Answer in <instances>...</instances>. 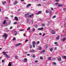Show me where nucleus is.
<instances>
[{
	"label": "nucleus",
	"mask_w": 66,
	"mask_h": 66,
	"mask_svg": "<svg viewBox=\"0 0 66 66\" xmlns=\"http://www.w3.org/2000/svg\"><path fill=\"white\" fill-rule=\"evenodd\" d=\"M29 15V13H28L27 14H25V16L26 17H29L30 18H31V17H33L34 16V14L33 13H31V15Z\"/></svg>",
	"instance_id": "nucleus-1"
},
{
	"label": "nucleus",
	"mask_w": 66,
	"mask_h": 66,
	"mask_svg": "<svg viewBox=\"0 0 66 66\" xmlns=\"http://www.w3.org/2000/svg\"><path fill=\"white\" fill-rule=\"evenodd\" d=\"M3 37H5V39H6V38L7 37V34L6 33H5L4 35L3 36Z\"/></svg>",
	"instance_id": "nucleus-2"
},
{
	"label": "nucleus",
	"mask_w": 66,
	"mask_h": 66,
	"mask_svg": "<svg viewBox=\"0 0 66 66\" xmlns=\"http://www.w3.org/2000/svg\"><path fill=\"white\" fill-rule=\"evenodd\" d=\"M20 45H22V44L21 43H19L18 44H17L15 45V47H18V46H20Z\"/></svg>",
	"instance_id": "nucleus-3"
},
{
	"label": "nucleus",
	"mask_w": 66,
	"mask_h": 66,
	"mask_svg": "<svg viewBox=\"0 0 66 66\" xmlns=\"http://www.w3.org/2000/svg\"><path fill=\"white\" fill-rule=\"evenodd\" d=\"M52 33L53 34H55V31L54 30H52Z\"/></svg>",
	"instance_id": "nucleus-4"
},
{
	"label": "nucleus",
	"mask_w": 66,
	"mask_h": 66,
	"mask_svg": "<svg viewBox=\"0 0 66 66\" xmlns=\"http://www.w3.org/2000/svg\"><path fill=\"white\" fill-rule=\"evenodd\" d=\"M65 40H66V38H64L62 39H61V41H62V42H64V41H65Z\"/></svg>",
	"instance_id": "nucleus-5"
},
{
	"label": "nucleus",
	"mask_w": 66,
	"mask_h": 66,
	"mask_svg": "<svg viewBox=\"0 0 66 66\" xmlns=\"http://www.w3.org/2000/svg\"><path fill=\"white\" fill-rule=\"evenodd\" d=\"M14 19H15L16 20V21H18V18L16 16L15 17Z\"/></svg>",
	"instance_id": "nucleus-6"
},
{
	"label": "nucleus",
	"mask_w": 66,
	"mask_h": 66,
	"mask_svg": "<svg viewBox=\"0 0 66 66\" xmlns=\"http://www.w3.org/2000/svg\"><path fill=\"white\" fill-rule=\"evenodd\" d=\"M43 28L42 27V28H39L38 29V30H40L41 31L43 30Z\"/></svg>",
	"instance_id": "nucleus-7"
},
{
	"label": "nucleus",
	"mask_w": 66,
	"mask_h": 66,
	"mask_svg": "<svg viewBox=\"0 0 66 66\" xmlns=\"http://www.w3.org/2000/svg\"><path fill=\"white\" fill-rule=\"evenodd\" d=\"M31 4H28L27 5V7H29V6H31Z\"/></svg>",
	"instance_id": "nucleus-8"
},
{
	"label": "nucleus",
	"mask_w": 66,
	"mask_h": 66,
	"mask_svg": "<svg viewBox=\"0 0 66 66\" xmlns=\"http://www.w3.org/2000/svg\"><path fill=\"white\" fill-rule=\"evenodd\" d=\"M6 3V2L5 1H3L2 3L3 5H4Z\"/></svg>",
	"instance_id": "nucleus-9"
},
{
	"label": "nucleus",
	"mask_w": 66,
	"mask_h": 66,
	"mask_svg": "<svg viewBox=\"0 0 66 66\" xmlns=\"http://www.w3.org/2000/svg\"><path fill=\"white\" fill-rule=\"evenodd\" d=\"M62 58L63 59H65V60L66 59V56H62Z\"/></svg>",
	"instance_id": "nucleus-10"
},
{
	"label": "nucleus",
	"mask_w": 66,
	"mask_h": 66,
	"mask_svg": "<svg viewBox=\"0 0 66 66\" xmlns=\"http://www.w3.org/2000/svg\"><path fill=\"white\" fill-rule=\"evenodd\" d=\"M58 7H62V6H63V5H58Z\"/></svg>",
	"instance_id": "nucleus-11"
},
{
	"label": "nucleus",
	"mask_w": 66,
	"mask_h": 66,
	"mask_svg": "<svg viewBox=\"0 0 66 66\" xmlns=\"http://www.w3.org/2000/svg\"><path fill=\"white\" fill-rule=\"evenodd\" d=\"M3 54L4 55H5V56H6V55H7V54L6 53V52H3Z\"/></svg>",
	"instance_id": "nucleus-12"
},
{
	"label": "nucleus",
	"mask_w": 66,
	"mask_h": 66,
	"mask_svg": "<svg viewBox=\"0 0 66 66\" xmlns=\"http://www.w3.org/2000/svg\"><path fill=\"white\" fill-rule=\"evenodd\" d=\"M59 38H60V36H58V37L56 38V39H57V40H59Z\"/></svg>",
	"instance_id": "nucleus-13"
},
{
	"label": "nucleus",
	"mask_w": 66,
	"mask_h": 66,
	"mask_svg": "<svg viewBox=\"0 0 66 66\" xmlns=\"http://www.w3.org/2000/svg\"><path fill=\"white\" fill-rule=\"evenodd\" d=\"M12 66V65L11 64V62H10L9 63V64H8V66Z\"/></svg>",
	"instance_id": "nucleus-14"
},
{
	"label": "nucleus",
	"mask_w": 66,
	"mask_h": 66,
	"mask_svg": "<svg viewBox=\"0 0 66 66\" xmlns=\"http://www.w3.org/2000/svg\"><path fill=\"white\" fill-rule=\"evenodd\" d=\"M50 15H51V14H52V11H51L50 10Z\"/></svg>",
	"instance_id": "nucleus-15"
},
{
	"label": "nucleus",
	"mask_w": 66,
	"mask_h": 66,
	"mask_svg": "<svg viewBox=\"0 0 66 66\" xmlns=\"http://www.w3.org/2000/svg\"><path fill=\"white\" fill-rule=\"evenodd\" d=\"M24 61L26 62L27 61V59L26 58H25L24 59Z\"/></svg>",
	"instance_id": "nucleus-16"
},
{
	"label": "nucleus",
	"mask_w": 66,
	"mask_h": 66,
	"mask_svg": "<svg viewBox=\"0 0 66 66\" xmlns=\"http://www.w3.org/2000/svg\"><path fill=\"white\" fill-rule=\"evenodd\" d=\"M5 22H6V20H5L4 21L3 24H5Z\"/></svg>",
	"instance_id": "nucleus-17"
},
{
	"label": "nucleus",
	"mask_w": 66,
	"mask_h": 66,
	"mask_svg": "<svg viewBox=\"0 0 66 66\" xmlns=\"http://www.w3.org/2000/svg\"><path fill=\"white\" fill-rule=\"evenodd\" d=\"M32 45H35V41H33L32 42Z\"/></svg>",
	"instance_id": "nucleus-18"
},
{
	"label": "nucleus",
	"mask_w": 66,
	"mask_h": 66,
	"mask_svg": "<svg viewBox=\"0 0 66 66\" xmlns=\"http://www.w3.org/2000/svg\"><path fill=\"white\" fill-rule=\"evenodd\" d=\"M58 60L59 61H61V57H60V59H58Z\"/></svg>",
	"instance_id": "nucleus-19"
},
{
	"label": "nucleus",
	"mask_w": 66,
	"mask_h": 66,
	"mask_svg": "<svg viewBox=\"0 0 66 66\" xmlns=\"http://www.w3.org/2000/svg\"><path fill=\"white\" fill-rule=\"evenodd\" d=\"M50 51L52 52V50H53V49H52V47H51V48L50 49Z\"/></svg>",
	"instance_id": "nucleus-20"
},
{
	"label": "nucleus",
	"mask_w": 66,
	"mask_h": 66,
	"mask_svg": "<svg viewBox=\"0 0 66 66\" xmlns=\"http://www.w3.org/2000/svg\"><path fill=\"white\" fill-rule=\"evenodd\" d=\"M53 65H56V63L55 62H53Z\"/></svg>",
	"instance_id": "nucleus-21"
},
{
	"label": "nucleus",
	"mask_w": 66,
	"mask_h": 66,
	"mask_svg": "<svg viewBox=\"0 0 66 66\" xmlns=\"http://www.w3.org/2000/svg\"><path fill=\"white\" fill-rule=\"evenodd\" d=\"M6 56V58H9V57H10V56H8V55L7 54Z\"/></svg>",
	"instance_id": "nucleus-22"
},
{
	"label": "nucleus",
	"mask_w": 66,
	"mask_h": 66,
	"mask_svg": "<svg viewBox=\"0 0 66 66\" xmlns=\"http://www.w3.org/2000/svg\"><path fill=\"white\" fill-rule=\"evenodd\" d=\"M56 18V15H54L53 17H52V18L53 19L54 18Z\"/></svg>",
	"instance_id": "nucleus-23"
},
{
	"label": "nucleus",
	"mask_w": 66,
	"mask_h": 66,
	"mask_svg": "<svg viewBox=\"0 0 66 66\" xmlns=\"http://www.w3.org/2000/svg\"><path fill=\"white\" fill-rule=\"evenodd\" d=\"M39 49L40 50H41L42 49V47H41L39 46Z\"/></svg>",
	"instance_id": "nucleus-24"
},
{
	"label": "nucleus",
	"mask_w": 66,
	"mask_h": 66,
	"mask_svg": "<svg viewBox=\"0 0 66 66\" xmlns=\"http://www.w3.org/2000/svg\"><path fill=\"white\" fill-rule=\"evenodd\" d=\"M35 31V29L34 28H33L32 30V32H34Z\"/></svg>",
	"instance_id": "nucleus-25"
},
{
	"label": "nucleus",
	"mask_w": 66,
	"mask_h": 66,
	"mask_svg": "<svg viewBox=\"0 0 66 66\" xmlns=\"http://www.w3.org/2000/svg\"><path fill=\"white\" fill-rule=\"evenodd\" d=\"M46 13H49V11L46 10Z\"/></svg>",
	"instance_id": "nucleus-26"
},
{
	"label": "nucleus",
	"mask_w": 66,
	"mask_h": 66,
	"mask_svg": "<svg viewBox=\"0 0 66 66\" xmlns=\"http://www.w3.org/2000/svg\"><path fill=\"white\" fill-rule=\"evenodd\" d=\"M39 44V41H38V42H37V45H38V44Z\"/></svg>",
	"instance_id": "nucleus-27"
},
{
	"label": "nucleus",
	"mask_w": 66,
	"mask_h": 66,
	"mask_svg": "<svg viewBox=\"0 0 66 66\" xmlns=\"http://www.w3.org/2000/svg\"><path fill=\"white\" fill-rule=\"evenodd\" d=\"M15 3H14V4H17V3H18V2L17 1H15Z\"/></svg>",
	"instance_id": "nucleus-28"
},
{
	"label": "nucleus",
	"mask_w": 66,
	"mask_h": 66,
	"mask_svg": "<svg viewBox=\"0 0 66 66\" xmlns=\"http://www.w3.org/2000/svg\"><path fill=\"white\" fill-rule=\"evenodd\" d=\"M30 49H31V48H32V45H30Z\"/></svg>",
	"instance_id": "nucleus-29"
},
{
	"label": "nucleus",
	"mask_w": 66,
	"mask_h": 66,
	"mask_svg": "<svg viewBox=\"0 0 66 66\" xmlns=\"http://www.w3.org/2000/svg\"><path fill=\"white\" fill-rule=\"evenodd\" d=\"M15 39H16V38L15 37H14L13 39V41L15 40Z\"/></svg>",
	"instance_id": "nucleus-30"
},
{
	"label": "nucleus",
	"mask_w": 66,
	"mask_h": 66,
	"mask_svg": "<svg viewBox=\"0 0 66 66\" xmlns=\"http://www.w3.org/2000/svg\"><path fill=\"white\" fill-rule=\"evenodd\" d=\"M51 57H48V60H51Z\"/></svg>",
	"instance_id": "nucleus-31"
},
{
	"label": "nucleus",
	"mask_w": 66,
	"mask_h": 66,
	"mask_svg": "<svg viewBox=\"0 0 66 66\" xmlns=\"http://www.w3.org/2000/svg\"><path fill=\"white\" fill-rule=\"evenodd\" d=\"M24 31V30L23 29H21L19 31L20 32L21 31Z\"/></svg>",
	"instance_id": "nucleus-32"
},
{
	"label": "nucleus",
	"mask_w": 66,
	"mask_h": 66,
	"mask_svg": "<svg viewBox=\"0 0 66 66\" xmlns=\"http://www.w3.org/2000/svg\"><path fill=\"white\" fill-rule=\"evenodd\" d=\"M42 27H45V24H42Z\"/></svg>",
	"instance_id": "nucleus-33"
},
{
	"label": "nucleus",
	"mask_w": 66,
	"mask_h": 66,
	"mask_svg": "<svg viewBox=\"0 0 66 66\" xmlns=\"http://www.w3.org/2000/svg\"><path fill=\"white\" fill-rule=\"evenodd\" d=\"M45 52V50H43L40 53H43V52Z\"/></svg>",
	"instance_id": "nucleus-34"
},
{
	"label": "nucleus",
	"mask_w": 66,
	"mask_h": 66,
	"mask_svg": "<svg viewBox=\"0 0 66 66\" xmlns=\"http://www.w3.org/2000/svg\"><path fill=\"white\" fill-rule=\"evenodd\" d=\"M30 27H29L27 29V30H30Z\"/></svg>",
	"instance_id": "nucleus-35"
},
{
	"label": "nucleus",
	"mask_w": 66,
	"mask_h": 66,
	"mask_svg": "<svg viewBox=\"0 0 66 66\" xmlns=\"http://www.w3.org/2000/svg\"><path fill=\"white\" fill-rule=\"evenodd\" d=\"M54 44L55 45H57V42H55Z\"/></svg>",
	"instance_id": "nucleus-36"
},
{
	"label": "nucleus",
	"mask_w": 66,
	"mask_h": 66,
	"mask_svg": "<svg viewBox=\"0 0 66 66\" xmlns=\"http://www.w3.org/2000/svg\"><path fill=\"white\" fill-rule=\"evenodd\" d=\"M17 23V22H14V24H16Z\"/></svg>",
	"instance_id": "nucleus-37"
},
{
	"label": "nucleus",
	"mask_w": 66,
	"mask_h": 66,
	"mask_svg": "<svg viewBox=\"0 0 66 66\" xmlns=\"http://www.w3.org/2000/svg\"><path fill=\"white\" fill-rule=\"evenodd\" d=\"M40 59H41V60H43V59L42 58V56H40Z\"/></svg>",
	"instance_id": "nucleus-38"
},
{
	"label": "nucleus",
	"mask_w": 66,
	"mask_h": 66,
	"mask_svg": "<svg viewBox=\"0 0 66 66\" xmlns=\"http://www.w3.org/2000/svg\"><path fill=\"white\" fill-rule=\"evenodd\" d=\"M32 46L33 48H35V46L34 45H33Z\"/></svg>",
	"instance_id": "nucleus-39"
},
{
	"label": "nucleus",
	"mask_w": 66,
	"mask_h": 66,
	"mask_svg": "<svg viewBox=\"0 0 66 66\" xmlns=\"http://www.w3.org/2000/svg\"><path fill=\"white\" fill-rule=\"evenodd\" d=\"M66 10V8H64L63 9V11H65V10Z\"/></svg>",
	"instance_id": "nucleus-40"
},
{
	"label": "nucleus",
	"mask_w": 66,
	"mask_h": 66,
	"mask_svg": "<svg viewBox=\"0 0 66 66\" xmlns=\"http://www.w3.org/2000/svg\"><path fill=\"white\" fill-rule=\"evenodd\" d=\"M17 58H18V57H17V56H15V59H17Z\"/></svg>",
	"instance_id": "nucleus-41"
},
{
	"label": "nucleus",
	"mask_w": 66,
	"mask_h": 66,
	"mask_svg": "<svg viewBox=\"0 0 66 66\" xmlns=\"http://www.w3.org/2000/svg\"><path fill=\"white\" fill-rule=\"evenodd\" d=\"M27 56H30V54H28L27 55Z\"/></svg>",
	"instance_id": "nucleus-42"
},
{
	"label": "nucleus",
	"mask_w": 66,
	"mask_h": 66,
	"mask_svg": "<svg viewBox=\"0 0 66 66\" xmlns=\"http://www.w3.org/2000/svg\"><path fill=\"white\" fill-rule=\"evenodd\" d=\"M45 35H46V34H45V33L43 34V36H44Z\"/></svg>",
	"instance_id": "nucleus-43"
},
{
	"label": "nucleus",
	"mask_w": 66,
	"mask_h": 66,
	"mask_svg": "<svg viewBox=\"0 0 66 66\" xmlns=\"http://www.w3.org/2000/svg\"><path fill=\"white\" fill-rule=\"evenodd\" d=\"M35 63H37L38 62V60H36L35 61Z\"/></svg>",
	"instance_id": "nucleus-44"
},
{
	"label": "nucleus",
	"mask_w": 66,
	"mask_h": 66,
	"mask_svg": "<svg viewBox=\"0 0 66 66\" xmlns=\"http://www.w3.org/2000/svg\"><path fill=\"white\" fill-rule=\"evenodd\" d=\"M38 12H39V14H40V13H42V11H39Z\"/></svg>",
	"instance_id": "nucleus-45"
},
{
	"label": "nucleus",
	"mask_w": 66,
	"mask_h": 66,
	"mask_svg": "<svg viewBox=\"0 0 66 66\" xmlns=\"http://www.w3.org/2000/svg\"><path fill=\"white\" fill-rule=\"evenodd\" d=\"M28 39H27L25 40V42H28Z\"/></svg>",
	"instance_id": "nucleus-46"
},
{
	"label": "nucleus",
	"mask_w": 66,
	"mask_h": 66,
	"mask_svg": "<svg viewBox=\"0 0 66 66\" xmlns=\"http://www.w3.org/2000/svg\"><path fill=\"white\" fill-rule=\"evenodd\" d=\"M32 57L33 58L35 57V55H33V56H32Z\"/></svg>",
	"instance_id": "nucleus-47"
},
{
	"label": "nucleus",
	"mask_w": 66,
	"mask_h": 66,
	"mask_svg": "<svg viewBox=\"0 0 66 66\" xmlns=\"http://www.w3.org/2000/svg\"><path fill=\"white\" fill-rule=\"evenodd\" d=\"M38 6H42V5L40 4H38Z\"/></svg>",
	"instance_id": "nucleus-48"
},
{
	"label": "nucleus",
	"mask_w": 66,
	"mask_h": 66,
	"mask_svg": "<svg viewBox=\"0 0 66 66\" xmlns=\"http://www.w3.org/2000/svg\"><path fill=\"white\" fill-rule=\"evenodd\" d=\"M39 35H42V34L41 33H39Z\"/></svg>",
	"instance_id": "nucleus-49"
},
{
	"label": "nucleus",
	"mask_w": 66,
	"mask_h": 66,
	"mask_svg": "<svg viewBox=\"0 0 66 66\" xmlns=\"http://www.w3.org/2000/svg\"><path fill=\"white\" fill-rule=\"evenodd\" d=\"M35 27L36 28H37V25H36L35 26Z\"/></svg>",
	"instance_id": "nucleus-50"
},
{
	"label": "nucleus",
	"mask_w": 66,
	"mask_h": 66,
	"mask_svg": "<svg viewBox=\"0 0 66 66\" xmlns=\"http://www.w3.org/2000/svg\"><path fill=\"white\" fill-rule=\"evenodd\" d=\"M12 28H13V27H11L10 28V30H11V29H12Z\"/></svg>",
	"instance_id": "nucleus-51"
},
{
	"label": "nucleus",
	"mask_w": 66,
	"mask_h": 66,
	"mask_svg": "<svg viewBox=\"0 0 66 66\" xmlns=\"http://www.w3.org/2000/svg\"><path fill=\"white\" fill-rule=\"evenodd\" d=\"M55 1L56 2H58V1H59V0H55Z\"/></svg>",
	"instance_id": "nucleus-52"
},
{
	"label": "nucleus",
	"mask_w": 66,
	"mask_h": 66,
	"mask_svg": "<svg viewBox=\"0 0 66 66\" xmlns=\"http://www.w3.org/2000/svg\"><path fill=\"white\" fill-rule=\"evenodd\" d=\"M39 14V12L36 13V14H37V15H38V14Z\"/></svg>",
	"instance_id": "nucleus-53"
},
{
	"label": "nucleus",
	"mask_w": 66,
	"mask_h": 66,
	"mask_svg": "<svg viewBox=\"0 0 66 66\" xmlns=\"http://www.w3.org/2000/svg\"><path fill=\"white\" fill-rule=\"evenodd\" d=\"M57 48H56V47H55L54 48V50H56V49Z\"/></svg>",
	"instance_id": "nucleus-54"
},
{
	"label": "nucleus",
	"mask_w": 66,
	"mask_h": 66,
	"mask_svg": "<svg viewBox=\"0 0 66 66\" xmlns=\"http://www.w3.org/2000/svg\"><path fill=\"white\" fill-rule=\"evenodd\" d=\"M17 34V32H16L15 34L14 35L16 36Z\"/></svg>",
	"instance_id": "nucleus-55"
},
{
	"label": "nucleus",
	"mask_w": 66,
	"mask_h": 66,
	"mask_svg": "<svg viewBox=\"0 0 66 66\" xmlns=\"http://www.w3.org/2000/svg\"><path fill=\"white\" fill-rule=\"evenodd\" d=\"M58 4V3H55L56 5H57V4Z\"/></svg>",
	"instance_id": "nucleus-56"
},
{
	"label": "nucleus",
	"mask_w": 66,
	"mask_h": 66,
	"mask_svg": "<svg viewBox=\"0 0 66 66\" xmlns=\"http://www.w3.org/2000/svg\"><path fill=\"white\" fill-rule=\"evenodd\" d=\"M51 10H53V8H51Z\"/></svg>",
	"instance_id": "nucleus-57"
},
{
	"label": "nucleus",
	"mask_w": 66,
	"mask_h": 66,
	"mask_svg": "<svg viewBox=\"0 0 66 66\" xmlns=\"http://www.w3.org/2000/svg\"><path fill=\"white\" fill-rule=\"evenodd\" d=\"M23 36H26V34H24Z\"/></svg>",
	"instance_id": "nucleus-58"
},
{
	"label": "nucleus",
	"mask_w": 66,
	"mask_h": 66,
	"mask_svg": "<svg viewBox=\"0 0 66 66\" xmlns=\"http://www.w3.org/2000/svg\"><path fill=\"white\" fill-rule=\"evenodd\" d=\"M20 0L21 1V2H23V1H24V0Z\"/></svg>",
	"instance_id": "nucleus-59"
},
{
	"label": "nucleus",
	"mask_w": 66,
	"mask_h": 66,
	"mask_svg": "<svg viewBox=\"0 0 66 66\" xmlns=\"http://www.w3.org/2000/svg\"><path fill=\"white\" fill-rule=\"evenodd\" d=\"M66 25V23H65V24H64V27H65Z\"/></svg>",
	"instance_id": "nucleus-60"
},
{
	"label": "nucleus",
	"mask_w": 66,
	"mask_h": 66,
	"mask_svg": "<svg viewBox=\"0 0 66 66\" xmlns=\"http://www.w3.org/2000/svg\"><path fill=\"white\" fill-rule=\"evenodd\" d=\"M6 32H9V30H8L7 29L6 30Z\"/></svg>",
	"instance_id": "nucleus-61"
},
{
	"label": "nucleus",
	"mask_w": 66,
	"mask_h": 66,
	"mask_svg": "<svg viewBox=\"0 0 66 66\" xmlns=\"http://www.w3.org/2000/svg\"><path fill=\"white\" fill-rule=\"evenodd\" d=\"M29 19L27 20V22H29Z\"/></svg>",
	"instance_id": "nucleus-62"
},
{
	"label": "nucleus",
	"mask_w": 66,
	"mask_h": 66,
	"mask_svg": "<svg viewBox=\"0 0 66 66\" xmlns=\"http://www.w3.org/2000/svg\"><path fill=\"white\" fill-rule=\"evenodd\" d=\"M2 63H3V62H4V60H2Z\"/></svg>",
	"instance_id": "nucleus-63"
},
{
	"label": "nucleus",
	"mask_w": 66,
	"mask_h": 66,
	"mask_svg": "<svg viewBox=\"0 0 66 66\" xmlns=\"http://www.w3.org/2000/svg\"><path fill=\"white\" fill-rule=\"evenodd\" d=\"M11 17H12V18H13V15H12L11 16Z\"/></svg>",
	"instance_id": "nucleus-64"
}]
</instances>
